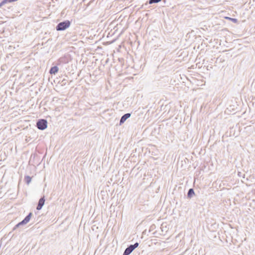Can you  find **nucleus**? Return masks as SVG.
<instances>
[{
  "mask_svg": "<svg viewBox=\"0 0 255 255\" xmlns=\"http://www.w3.org/2000/svg\"><path fill=\"white\" fill-rule=\"evenodd\" d=\"M31 177L27 175L24 177V181L26 184H29L31 182Z\"/></svg>",
  "mask_w": 255,
  "mask_h": 255,
  "instance_id": "obj_9",
  "label": "nucleus"
},
{
  "mask_svg": "<svg viewBox=\"0 0 255 255\" xmlns=\"http://www.w3.org/2000/svg\"><path fill=\"white\" fill-rule=\"evenodd\" d=\"M161 1V0H149L148 3L150 4H151L153 3H158Z\"/></svg>",
  "mask_w": 255,
  "mask_h": 255,
  "instance_id": "obj_11",
  "label": "nucleus"
},
{
  "mask_svg": "<svg viewBox=\"0 0 255 255\" xmlns=\"http://www.w3.org/2000/svg\"><path fill=\"white\" fill-rule=\"evenodd\" d=\"M62 82L63 83L64 85L66 84L65 80H62Z\"/></svg>",
  "mask_w": 255,
  "mask_h": 255,
  "instance_id": "obj_14",
  "label": "nucleus"
},
{
  "mask_svg": "<svg viewBox=\"0 0 255 255\" xmlns=\"http://www.w3.org/2000/svg\"><path fill=\"white\" fill-rule=\"evenodd\" d=\"M195 194L194 190L193 188H190L187 193L188 198H191Z\"/></svg>",
  "mask_w": 255,
  "mask_h": 255,
  "instance_id": "obj_7",
  "label": "nucleus"
},
{
  "mask_svg": "<svg viewBox=\"0 0 255 255\" xmlns=\"http://www.w3.org/2000/svg\"><path fill=\"white\" fill-rule=\"evenodd\" d=\"M62 82L63 83L64 85L66 84L65 80H62Z\"/></svg>",
  "mask_w": 255,
  "mask_h": 255,
  "instance_id": "obj_13",
  "label": "nucleus"
},
{
  "mask_svg": "<svg viewBox=\"0 0 255 255\" xmlns=\"http://www.w3.org/2000/svg\"><path fill=\"white\" fill-rule=\"evenodd\" d=\"M45 201V196H43L41 197L38 201V203L37 206L36 207V209L37 210H40L42 209V207L44 205Z\"/></svg>",
  "mask_w": 255,
  "mask_h": 255,
  "instance_id": "obj_4",
  "label": "nucleus"
},
{
  "mask_svg": "<svg viewBox=\"0 0 255 255\" xmlns=\"http://www.w3.org/2000/svg\"><path fill=\"white\" fill-rule=\"evenodd\" d=\"M227 18L230 19L232 21H233L234 23H237L238 22V20L236 18H230V17H227Z\"/></svg>",
  "mask_w": 255,
  "mask_h": 255,
  "instance_id": "obj_12",
  "label": "nucleus"
},
{
  "mask_svg": "<svg viewBox=\"0 0 255 255\" xmlns=\"http://www.w3.org/2000/svg\"><path fill=\"white\" fill-rule=\"evenodd\" d=\"M32 216V213L31 212H30L23 220V223H25L26 224L29 221Z\"/></svg>",
  "mask_w": 255,
  "mask_h": 255,
  "instance_id": "obj_8",
  "label": "nucleus"
},
{
  "mask_svg": "<svg viewBox=\"0 0 255 255\" xmlns=\"http://www.w3.org/2000/svg\"><path fill=\"white\" fill-rule=\"evenodd\" d=\"M71 24V22L68 20H66L60 22L57 24L56 26V29L57 31H63L68 28Z\"/></svg>",
  "mask_w": 255,
  "mask_h": 255,
  "instance_id": "obj_1",
  "label": "nucleus"
},
{
  "mask_svg": "<svg viewBox=\"0 0 255 255\" xmlns=\"http://www.w3.org/2000/svg\"><path fill=\"white\" fill-rule=\"evenodd\" d=\"M36 127L40 130H44L47 127V121L44 119L38 120L36 123Z\"/></svg>",
  "mask_w": 255,
  "mask_h": 255,
  "instance_id": "obj_2",
  "label": "nucleus"
},
{
  "mask_svg": "<svg viewBox=\"0 0 255 255\" xmlns=\"http://www.w3.org/2000/svg\"><path fill=\"white\" fill-rule=\"evenodd\" d=\"M131 116L130 113H127L124 115L121 118L120 121V125H122Z\"/></svg>",
  "mask_w": 255,
  "mask_h": 255,
  "instance_id": "obj_5",
  "label": "nucleus"
},
{
  "mask_svg": "<svg viewBox=\"0 0 255 255\" xmlns=\"http://www.w3.org/2000/svg\"><path fill=\"white\" fill-rule=\"evenodd\" d=\"M59 68L57 66H54L51 67L49 73L50 74H55L58 72Z\"/></svg>",
  "mask_w": 255,
  "mask_h": 255,
  "instance_id": "obj_6",
  "label": "nucleus"
},
{
  "mask_svg": "<svg viewBox=\"0 0 255 255\" xmlns=\"http://www.w3.org/2000/svg\"><path fill=\"white\" fill-rule=\"evenodd\" d=\"M25 223H23V221L22 220L21 222L17 224L13 228V230H15L16 228H18L20 226L25 225Z\"/></svg>",
  "mask_w": 255,
  "mask_h": 255,
  "instance_id": "obj_10",
  "label": "nucleus"
},
{
  "mask_svg": "<svg viewBox=\"0 0 255 255\" xmlns=\"http://www.w3.org/2000/svg\"><path fill=\"white\" fill-rule=\"evenodd\" d=\"M138 245L139 244L137 242H136L133 245H130L126 249L123 253V255H130L132 252L138 246Z\"/></svg>",
  "mask_w": 255,
  "mask_h": 255,
  "instance_id": "obj_3",
  "label": "nucleus"
}]
</instances>
